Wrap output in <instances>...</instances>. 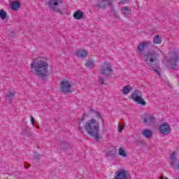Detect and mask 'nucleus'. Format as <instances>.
<instances>
[{"label":"nucleus","mask_w":179,"mask_h":179,"mask_svg":"<svg viewBox=\"0 0 179 179\" xmlns=\"http://www.w3.org/2000/svg\"><path fill=\"white\" fill-rule=\"evenodd\" d=\"M127 1H128V0H121L120 3H122V5H124Z\"/></svg>","instance_id":"2f4dec72"},{"label":"nucleus","mask_w":179,"mask_h":179,"mask_svg":"<svg viewBox=\"0 0 179 179\" xmlns=\"http://www.w3.org/2000/svg\"><path fill=\"white\" fill-rule=\"evenodd\" d=\"M107 5H108L112 11L114 10V4H113V3L108 1Z\"/></svg>","instance_id":"bb28decb"},{"label":"nucleus","mask_w":179,"mask_h":179,"mask_svg":"<svg viewBox=\"0 0 179 179\" xmlns=\"http://www.w3.org/2000/svg\"><path fill=\"white\" fill-rule=\"evenodd\" d=\"M144 61L148 66H151L152 68L153 71L156 72L157 75H160V72L153 67V65H156L157 63V54L155 50L147 52L144 56Z\"/></svg>","instance_id":"7ed1b4c3"},{"label":"nucleus","mask_w":179,"mask_h":179,"mask_svg":"<svg viewBox=\"0 0 179 179\" xmlns=\"http://www.w3.org/2000/svg\"><path fill=\"white\" fill-rule=\"evenodd\" d=\"M85 66L90 69H94V62L92 59H88L85 62Z\"/></svg>","instance_id":"a211bd4d"},{"label":"nucleus","mask_w":179,"mask_h":179,"mask_svg":"<svg viewBox=\"0 0 179 179\" xmlns=\"http://www.w3.org/2000/svg\"><path fill=\"white\" fill-rule=\"evenodd\" d=\"M143 122L146 124V125H150V124L156 122V118L153 116H148L143 119Z\"/></svg>","instance_id":"f8f14e48"},{"label":"nucleus","mask_w":179,"mask_h":179,"mask_svg":"<svg viewBox=\"0 0 179 179\" xmlns=\"http://www.w3.org/2000/svg\"><path fill=\"white\" fill-rule=\"evenodd\" d=\"M73 18L76 19L77 20H80L81 19H83V12L81 10H77L73 14Z\"/></svg>","instance_id":"f3484780"},{"label":"nucleus","mask_w":179,"mask_h":179,"mask_svg":"<svg viewBox=\"0 0 179 179\" xmlns=\"http://www.w3.org/2000/svg\"><path fill=\"white\" fill-rule=\"evenodd\" d=\"M142 135H143L145 138H147V139H149L152 138V135H153V132L150 129H144L142 131Z\"/></svg>","instance_id":"dca6fc26"},{"label":"nucleus","mask_w":179,"mask_h":179,"mask_svg":"<svg viewBox=\"0 0 179 179\" xmlns=\"http://www.w3.org/2000/svg\"><path fill=\"white\" fill-rule=\"evenodd\" d=\"M85 117H83L78 122V130L83 134V128L87 131V134L94 138L96 141L100 139V136L99 135V131H100V126L99 122L94 119L89 120L85 125L83 121Z\"/></svg>","instance_id":"f257e3e1"},{"label":"nucleus","mask_w":179,"mask_h":179,"mask_svg":"<svg viewBox=\"0 0 179 179\" xmlns=\"http://www.w3.org/2000/svg\"><path fill=\"white\" fill-rule=\"evenodd\" d=\"M15 99V94L10 91H8L6 94V100L7 103H10L13 100Z\"/></svg>","instance_id":"4468645a"},{"label":"nucleus","mask_w":179,"mask_h":179,"mask_svg":"<svg viewBox=\"0 0 179 179\" xmlns=\"http://www.w3.org/2000/svg\"><path fill=\"white\" fill-rule=\"evenodd\" d=\"M96 117H98V118H99V120H101L102 122H104V119H103L101 114L96 113Z\"/></svg>","instance_id":"c85d7f7f"},{"label":"nucleus","mask_w":179,"mask_h":179,"mask_svg":"<svg viewBox=\"0 0 179 179\" xmlns=\"http://www.w3.org/2000/svg\"><path fill=\"white\" fill-rule=\"evenodd\" d=\"M159 130L162 135H169L171 132V127L169 123L165 122L159 126Z\"/></svg>","instance_id":"9d476101"},{"label":"nucleus","mask_w":179,"mask_h":179,"mask_svg":"<svg viewBox=\"0 0 179 179\" xmlns=\"http://www.w3.org/2000/svg\"><path fill=\"white\" fill-rule=\"evenodd\" d=\"M6 11L0 10V17L2 20H5L6 19Z\"/></svg>","instance_id":"393cba45"},{"label":"nucleus","mask_w":179,"mask_h":179,"mask_svg":"<svg viewBox=\"0 0 179 179\" xmlns=\"http://www.w3.org/2000/svg\"><path fill=\"white\" fill-rule=\"evenodd\" d=\"M10 5L13 10H17L20 8V3L17 1H12Z\"/></svg>","instance_id":"6ab92c4d"},{"label":"nucleus","mask_w":179,"mask_h":179,"mask_svg":"<svg viewBox=\"0 0 179 179\" xmlns=\"http://www.w3.org/2000/svg\"><path fill=\"white\" fill-rule=\"evenodd\" d=\"M31 121L32 122V125H34V122H36V120H34V117H33L32 115L30 116Z\"/></svg>","instance_id":"7c9ffc66"},{"label":"nucleus","mask_w":179,"mask_h":179,"mask_svg":"<svg viewBox=\"0 0 179 179\" xmlns=\"http://www.w3.org/2000/svg\"><path fill=\"white\" fill-rule=\"evenodd\" d=\"M124 128H125V126L124 124H120L119 123V132H122V129H124Z\"/></svg>","instance_id":"cd10ccee"},{"label":"nucleus","mask_w":179,"mask_h":179,"mask_svg":"<svg viewBox=\"0 0 179 179\" xmlns=\"http://www.w3.org/2000/svg\"><path fill=\"white\" fill-rule=\"evenodd\" d=\"M121 12L122 15H124V16H128L131 15V10H129V8H128L127 6H124L122 8Z\"/></svg>","instance_id":"aec40b11"},{"label":"nucleus","mask_w":179,"mask_h":179,"mask_svg":"<svg viewBox=\"0 0 179 179\" xmlns=\"http://www.w3.org/2000/svg\"><path fill=\"white\" fill-rule=\"evenodd\" d=\"M60 148L63 150H66V149L69 148V143H68L67 141H61L60 144H59Z\"/></svg>","instance_id":"412c9836"},{"label":"nucleus","mask_w":179,"mask_h":179,"mask_svg":"<svg viewBox=\"0 0 179 179\" xmlns=\"http://www.w3.org/2000/svg\"><path fill=\"white\" fill-rule=\"evenodd\" d=\"M59 3H62V0H49L48 5L49 8H51L53 12H57L58 13H61V9L55 7L58 6Z\"/></svg>","instance_id":"1a4fd4ad"},{"label":"nucleus","mask_w":179,"mask_h":179,"mask_svg":"<svg viewBox=\"0 0 179 179\" xmlns=\"http://www.w3.org/2000/svg\"><path fill=\"white\" fill-rule=\"evenodd\" d=\"M72 89V85H71V83L66 79L63 80L60 83V92L62 93H72V91L71 90Z\"/></svg>","instance_id":"423d86ee"},{"label":"nucleus","mask_w":179,"mask_h":179,"mask_svg":"<svg viewBox=\"0 0 179 179\" xmlns=\"http://www.w3.org/2000/svg\"><path fill=\"white\" fill-rule=\"evenodd\" d=\"M99 83L101 85H104V78H103V77L99 78Z\"/></svg>","instance_id":"c756f323"},{"label":"nucleus","mask_w":179,"mask_h":179,"mask_svg":"<svg viewBox=\"0 0 179 179\" xmlns=\"http://www.w3.org/2000/svg\"><path fill=\"white\" fill-rule=\"evenodd\" d=\"M31 68H34L38 76H45L48 73V64L45 59H39L34 61L31 64Z\"/></svg>","instance_id":"f03ea898"},{"label":"nucleus","mask_w":179,"mask_h":179,"mask_svg":"<svg viewBox=\"0 0 179 179\" xmlns=\"http://www.w3.org/2000/svg\"><path fill=\"white\" fill-rule=\"evenodd\" d=\"M108 2L109 1L106 0H98L96 6L99 9H106Z\"/></svg>","instance_id":"ddd939ff"},{"label":"nucleus","mask_w":179,"mask_h":179,"mask_svg":"<svg viewBox=\"0 0 179 179\" xmlns=\"http://www.w3.org/2000/svg\"><path fill=\"white\" fill-rule=\"evenodd\" d=\"M40 156H41V155H40V154H38V155H34V157H35V159H39L40 158Z\"/></svg>","instance_id":"473e14b6"},{"label":"nucleus","mask_w":179,"mask_h":179,"mask_svg":"<svg viewBox=\"0 0 179 179\" xmlns=\"http://www.w3.org/2000/svg\"><path fill=\"white\" fill-rule=\"evenodd\" d=\"M84 115H86V114H85V113H84Z\"/></svg>","instance_id":"c9c22d12"},{"label":"nucleus","mask_w":179,"mask_h":179,"mask_svg":"<svg viewBox=\"0 0 179 179\" xmlns=\"http://www.w3.org/2000/svg\"><path fill=\"white\" fill-rule=\"evenodd\" d=\"M24 134L26 136H32L33 134L29 131V129H25Z\"/></svg>","instance_id":"a878e982"},{"label":"nucleus","mask_w":179,"mask_h":179,"mask_svg":"<svg viewBox=\"0 0 179 179\" xmlns=\"http://www.w3.org/2000/svg\"><path fill=\"white\" fill-rule=\"evenodd\" d=\"M131 99L138 104H141V106H146V101L142 99V92L139 91H134L133 94H131Z\"/></svg>","instance_id":"0eeeda50"},{"label":"nucleus","mask_w":179,"mask_h":179,"mask_svg":"<svg viewBox=\"0 0 179 179\" xmlns=\"http://www.w3.org/2000/svg\"><path fill=\"white\" fill-rule=\"evenodd\" d=\"M149 45H150V42L149 41H144L140 43L137 46L138 52H139V54H141V55L143 54V52H145L146 49L148 48Z\"/></svg>","instance_id":"9b49d317"},{"label":"nucleus","mask_w":179,"mask_h":179,"mask_svg":"<svg viewBox=\"0 0 179 179\" xmlns=\"http://www.w3.org/2000/svg\"><path fill=\"white\" fill-rule=\"evenodd\" d=\"M76 55L78 58H86L87 57V51L85 50H80L76 52Z\"/></svg>","instance_id":"2eb2a0df"},{"label":"nucleus","mask_w":179,"mask_h":179,"mask_svg":"<svg viewBox=\"0 0 179 179\" xmlns=\"http://www.w3.org/2000/svg\"><path fill=\"white\" fill-rule=\"evenodd\" d=\"M26 164H27V166H26ZM26 164L24 165V169H29L31 166L30 164Z\"/></svg>","instance_id":"72a5a7b5"},{"label":"nucleus","mask_w":179,"mask_h":179,"mask_svg":"<svg viewBox=\"0 0 179 179\" xmlns=\"http://www.w3.org/2000/svg\"><path fill=\"white\" fill-rule=\"evenodd\" d=\"M101 75H103L106 78H112L113 73H114V69L113 65L110 63H105L101 66L100 69Z\"/></svg>","instance_id":"20e7f679"},{"label":"nucleus","mask_w":179,"mask_h":179,"mask_svg":"<svg viewBox=\"0 0 179 179\" xmlns=\"http://www.w3.org/2000/svg\"><path fill=\"white\" fill-rule=\"evenodd\" d=\"M159 179H169V178H164V176H160Z\"/></svg>","instance_id":"f704fd0d"},{"label":"nucleus","mask_w":179,"mask_h":179,"mask_svg":"<svg viewBox=\"0 0 179 179\" xmlns=\"http://www.w3.org/2000/svg\"><path fill=\"white\" fill-rule=\"evenodd\" d=\"M118 152L120 156H122V157H127V152L122 149V148H119Z\"/></svg>","instance_id":"b1692460"},{"label":"nucleus","mask_w":179,"mask_h":179,"mask_svg":"<svg viewBox=\"0 0 179 179\" xmlns=\"http://www.w3.org/2000/svg\"><path fill=\"white\" fill-rule=\"evenodd\" d=\"M154 44H160L162 43V38H160V36L157 35L153 38Z\"/></svg>","instance_id":"5701e85b"},{"label":"nucleus","mask_w":179,"mask_h":179,"mask_svg":"<svg viewBox=\"0 0 179 179\" xmlns=\"http://www.w3.org/2000/svg\"><path fill=\"white\" fill-rule=\"evenodd\" d=\"M131 89H132V87L131 86V85H127L123 87V89H122L123 94H128V93H129V92H131Z\"/></svg>","instance_id":"4be33fe9"},{"label":"nucleus","mask_w":179,"mask_h":179,"mask_svg":"<svg viewBox=\"0 0 179 179\" xmlns=\"http://www.w3.org/2000/svg\"><path fill=\"white\" fill-rule=\"evenodd\" d=\"M171 58L167 62V66L174 69L179 62V55L176 52H171Z\"/></svg>","instance_id":"39448f33"},{"label":"nucleus","mask_w":179,"mask_h":179,"mask_svg":"<svg viewBox=\"0 0 179 179\" xmlns=\"http://www.w3.org/2000/svg\"><path fill=\"white\" fill-rule=\"evenodd\" d=\"M169 164L172 169L179 172V158L176 156V152H172L169 157Z\"/></svg>","instance_id":"6e6552de"}]
</instances>
